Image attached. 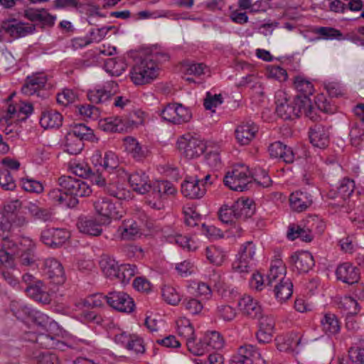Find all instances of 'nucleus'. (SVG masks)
<instances>
[{
	"label": "nucleus",
	"instance_id": "nucleus-30",
	"mask_svg": "<svg viewBox=\"0 0 364 364\" xmlns=\"http://www.w3.org/2000/svg\"><path fill=\"white\" fill-rule=\"evenodd\" d=\"M124 146L127 152L136 161H141L148 156V149L146 147H142L133 137H126Z\"/></svg>",
	"mask_w": 364,
	"mask_h": 364
},
{
	"label": "nucleus",
	"instance_id": "nucleus-31",
	"mask_svg": "<svg viewBox=\"0 0 364 364\" xmlns=\"http://www.w3.org/2000/svg\"><path fill=\"white\" fill-rule=\"evenodd\" d=\"M40 124L44 129L59 128L63 124V116L54 109L45 110L41 114Z\"/></svg>",
	"mask_w": 364,
	"mask_h": 364
},
{
	"label": "nucleus",
	"instance_id": "nucleus-34",
	"mask_svg": "<svg viewBox=\"0 0 364 364\" xmlns=\"http://www.w3.org/2000/svg\"><path fill=\"white\" fill-rule=\"evenodd\" d=\"M26 209L34 220L46 223L50 222L53 219L54 214L50 209L40 206L36 203L29 202L26 205Z\"/></svg>",
	"mask_w": 364,
	"mask_h": 364
},
{
	"label": "nucleus",
	"instance_id": "nucleus-32",
	"mask_svg": "<svg viewBox=\"0 0 364 364\" xmlns=\"http://www.w3.org/2000/svg\"><path fill=\"white\" fill-rule=\"evenodd\" d=\"M118 233L122 240H135L141 235V229L137 223L133 220H124L118 228Z\"/></svg>",
	"mask_w": 364,
	"mask_h": 364
},
{
	"label": "nucleus",
	"instance_id": "nucleus-58",
	"mask_svg": "<svg viewBox=\"0 0 364 364\" xmlns=\"http://www.w3.org/2000/svg\"><path fill=\"white\" fill-rule=\"evenodd\" d=\"M161 291L162 296L168 304L175 306L180 302L181 296L173 287L164 286Z\"/></svg>",
	"mask_w": 364,
	"mask_h": 364
},
{
	"label": "nucleus",
	"instance_id": "nucleus-8",
	"mask_svg": "<svg viewBox=\"0 0 364 364\" xmlns=\"http://www.w3.org/2000/svg\"><path fill=\"white\" fill-rule=\"evenodd\" d=\"M275 99L276 112L279 117L287 120L301 115V107L297 105V99L290 102L287 97V94L283 91H278Z\"/></svg>",
	"mask_w": 364,
	"mask_h": 364
},
{
	"label": "nucleus",
	"instance_id": "nucleus-38",
	"mask_svg": "<svg viewBox=\"0 0 364 364\" xmlns=\"http://www.w3.org/2000/svg\"><path fill=\"white\" fill-rule=\"evenodd\" d=\"M235 203L236 215L237 219L245 220L252 217L255 211V206L250 199L237 200Z\"/></svg>",
	"mask_w": 364,
	"mask_h": 364
},
{
	"label": "nucleus",
	"instance_id": "nucleus-51",
	"mask_svg": "<svg viewBox=\"0 0 364 364\" xmlns=\"http://www.w3.org/2000/svg\"><path fill=\"white\" fill-rule=\"evenodd\" d=\"M297 105H299L301 107V114H304L312 121L318 120L319 117L309 98L297 99Z\"/></svg>",
	"mask_w": 364,
	"mask_h": 364
},
{
	"label": "nucleus",
	"instance_id": "nucleus-1",
	"mask_svg": "<svg viewBox=\"0 0 364 364\" xmlns=\"http://www.w3.org/2000/svg\"><path fill=\"white\" fill-rule=\"evenodd\" d=\"M267 285L274 287L276 299L279 302L289 299L293 293V284L286 277V267L281 260H277L272 264L267 275Z\"/></svg>",
	"mask_w": 364,
	"mask_h": 364
},
{
	"label": "nucleus",
	"instance_id": "nucleus-17",
	"mask_svg": "<svg viewBox=\"0 0 364 364\" xmlns=\"http://www.w3.org/2000/svg\"><path fill=\"white\" fill-rule=\"evenodd\" d=\"M206 188L203 181L198 179H186L181 184V193L188 198L199 199L204 196Z\"/></svg>",
	"mask_w": 364,
	"mask_h": 364
},
{
	"label": "nucleus",
	"instance_id": "nucleus-19",
	"mask_svg": "<svg viewBox=\"0 0 364 364\" xmlns=\"http://www.w3.org/2000/svg\"><path fill=\"white\" fill-rule=\"evenodd\" d=\"M238 306L242 314L251 318H259L262 308L258 301L250 295H244L238 301Z\"/></svg>",
	"mask_w": 364,
	"mask_h": 364
},
{
	"label": "nucleus",
	"instance_id": "nucleus-36",
	"mask_svg": "<svg viewBox=\"0 0 364 364\" xmlns=\"http://www.w3.org/2000/svg\"><path fill=\"white\" fill-rule=\"evenodd\" d=\"M77 227L81 232L92 236L100 235L102 232L101 225L93 218H81L77 223Z\"/></svg>",
	"mask_w": 364,
	"mask_h": 364
},
{
	"label": "nucleus",
	"instance_id": "nucleus-33",
	"mask_svg": "<svg viewBox=\"0 0 364 364\" xmlns=\"http://www.w3.org/2000/svg\"><path fill=\"white\" fill-rule=\"evenodd\" d=\"M25 291L28 296L42 304H49L50 298L41 281L32 286H26Z\"/></svg>",
	"mask_w": 364,
	"mask_h": 364
},
{
	"label": "nucleus",
	"instance_id": "nucleus-54",
	"mask_svg": "<svg viewBox=\"0 0 364 364\" xmlns=\"http://www.w3.org/2000/svg\"><path fill=\"white\" fill-rule=\"evenodd\" d=\"M216 316L224 321H232L237 316L236 309L228 304L218 305L215 311Z\"/></svg>",
	"mask_w": 364,
	"mask_h": 364
},
{
	"label": "nucleus",
	"instance_id": "nucleus-28",
	"mask_svg": "<svg viewBox=\"0 0 364 364\" xmlns=\"http://www.w3.org/2000/svg\"><path fill=\"white\" fill-rule=\"evenodd\" d=\"M92 160L93 163L102 166L107 170H113L119 165L117 156L111 151L105 152L103 156L101 151L96 150L92 156Z\"/></svg>",
	"mask_w": 364,
	"mask_h": 364
},
{
	"label": "nucleus",
	"instance_id": "nucleus-10",
	"mask_svg": "<svg viewBox=\"0 0 364 364\" xmlns=\"http://www.w3.org/2000/svg\"><path fill=\"white\" fill-rule=\"evenodd\" d=\"M70 237V233L63 228H48L41 232V240L48 247L58 248Z\"/></svg>",
	"mask_w": 364,
	"mask_h": 364
},
{
	"label": "nucleus",
	"instance_id": "nucleus-16",
	"mask_svg": "<svg viewBox=\"0 0 364 364\" xmlns=\"http://www.w3.org/2000/svg\"><path fill=\"white\" fill-rule=\"evenodd\" d=\"M258 127L251 120L242 122L235 129V137L241 145L249 144L255 137Z\"/></svg>",
	"mask_w": 364,
	"mask_h": 364
},
{
	"label": "nucleus",
	"instance_id": "nucleus-49",
	"mask_svg": "<svg viewBox=\"0 0 364 364\" xmlns=\"http://www.w3.org/2000/svg\"><path fill=\"white\" fill-rule=\"evenodd\" d=\"M105 68L112 75L119 76L125 70L126 65L122 60L109 58L105 61Z\"/></svg>",
	"mask_w": 364,
	"mask_h": 364
},
{
	"label": "nucleus",
	"instance_id": "nucleus-37",
	"mask_svg": "<svg viewBox=\"0 0 364 364\" xmlns=\"http://www.w3.org/2000/svg\"><path fill=\"white\" fill-rule=\"evenodd\" d=\"M100 266L106 277L111 279H117L120 266L115 259L104 256L100 261Z\"/></svg>",
	"mask_w": 364,
	"mask_h": 364
},
{
	"label": "nucleus",
	"instance_id": "nucleus-29",
	"mask_svg": "<svg viewBox=\"0 0 364 364\" xmlns=\"http://www.w3.org/2000/svg\"><path fill=\"white\" fill-rule=\"evenodd\" d=\"M47 82V77L44 74H36L27 77L25 85L21 91L26 95H32L38 90L43 87Z\"/></svg>",
	"mask_w": 364,
	"mask_h": 364
},
{
	"label": "nucleus",
	"instance_id": "nucleus-7",
	"mask_svg": "<svg viewBox=\"0 0 364 364\" xmlns=\"http://www.w3.org/2000/svg\"><path fill=\"white\" fill-rule=\"evenodd\" d=\"M58 184L68 196L75 198L88 196L92 193L90 186L85 181L69 176L58 178Z\"/></svg>",
	"mask_w": 364,
	"mask_h": 364
},
{
	"label": "nucleus",
	"instance_id": "nucleus-14",
	"mask_svg": "<svg viewBox=\"0 0 364 364\" xmlns=\"http://www.w3.org/2000/svg\"><path fill=\"white\" fill-rule=\"evenodd\" d=\"M1 29L12 38H18L33 33L35 26H26L23 23L16 18H9L1 22Z\"/></svg>",
	"mask_w": 364,
	"mask_h": 364
},
{
	"label": "nucleus",
	"instance_id": "nucleus-48",
	"mask_svg": "<svg viewBox=\"0 0 364 364\" xmlns=\"http://www.w3.org/2000/svg\"><path fill=\"white\" fill-rule=\"evenodd\" d=\"M176 326L178 335L183 337L186 341L194 336V328L188 318H179L176 321Z\"/></svg>",
	"mask_w": 364,
	"mask_h": 364
},
{
	"label": "nucleus",
	"instance_id": "nucleus-4",
	"mask_svg": "<svg viewBox=\"0 0 364 364\" xmlns=\"http://www.w3.org/2000/svg\"><path fill=\"white\" fill-rule=\"evenodd\" d=\"M151 194L146 200V204L155 210H161L164 208V200L168 196H174L177 190L173 184L168 181H156L151 184Z\"/></svg>",
	"mask_w": 364,
	"mask_h": 364
},
{
	"label": "nucleus",
	"instance_id": "nucleus-2",
	"mask_svg": "<svg viewBox=\"0 0 364 364\" xmlns=\"http://www.w3.org/2000/svg\"><path fill=\"white\" fill-rule=\"evenodd\" d=\"M129 75L131 80L136 85L149 84L159 75L158 65L150 56H147L136 61Z\"/></svg>",
	"mask_w": 364,
	"mask_h": 364
},
{
	"label": "nucleus",
	"instance_id": "nucleus-43",
	"mask_svg": "<svg viewBox=\"0 0 364 364\" xmlns=\"http://www.w3.org/2000/svg\"><path fill=\"white\" fill-rule=\"evenodd\" d=\"M208 351L211 349L220 350L224 346V339L218 331L207 332L203 336Z\"/></svg>",
	"mask_w": 364,
	"mask_h": 364
},
{
	"label": "nucleus",
	"instance_id": "nucleus-39",
	"mask_svg": "<svg viewBox=\"0 0 364 364\" xmlns=\"http://www.w3.org/2000/svg\"><path fill=\"white\" fill-rule=\"evenodd\" d=\"M294 85L297 92L301 94L297 95L295 99L309 98V96L314 93V88L313 84L302 76L295 77Z\"/></svg>",
	"mask_w": 364,
	"mask_h": 364
},
{
	"label": "nucleus",
	"instance_id": "nucleus-35",
	"mask_svg": "<svg viewBox=\"0 0 364 364\" xmlns=\"http://www.w3.org/2000/svg\"><path fill=\"white\" fill-rule=\"evenodd\" d=\"M48 197L53 203L68 208H73L78 203L77 199L68 196L61 188L50 191Z\"/></svg>",
	"mask_w": 364,
	"mask_h": 364
},
{
	"label": "nucleus",
	"instance_id": "nucleus-42",
	"mask_svg": "<svg viewBox=\"0 0 364 364\" xmlns=\"http://www.w3.org/2000/svg\"><path fill=\"white\" fill-rule=\"evenodd\" d=\"M69 132L81 139L83 142L84 141H94L97 140L93 130L84 124H76L73 125Z\"/></svg>",
	"mask_w": 364,
	"mask_h": 364
},
{
	"label": "nucleus",
	"instance_id": "nucleus-3",
	"mask_svg": "<svg viewBox=\"0 0 364 364\" xmlns=\"http://www.w3.org/2000/svg\"><path fill=\"white\" fill-rule=\"evenodd\" d=\"M252 181V173L244 164L234 166L231 171H228L224 177V184L231 190L244 191L249 188Z\"/></svg>",
	"mask_w": 364,
	"mask_h": 364
},
{
	"label": "nucleus",
	"instance_id": "nucleus-47",
	"mask_svg": "<svg viewBox=\"0 0 364 364\" xmlns=\"http://www.w3.org/2000/svg\"><path fill=\"white\" fill-rule=\"evenodd\" d=\"M313 33L318 36V38L324 40H340L343 37V34L339 30L332 27L315 28Z\"/></svg>",
	"mask_w": 364,
	"mask_h": 364
},
{
	"label": "nucleus",
	"instance_id": "nucleus-40",
	"mask_svg": "<svg viewBox=\"0 0 364 364\" xmlns=\"http://www.w3.org/2000/svg\"><path fill=\"white\" fill-rule=\"evenodd\" d=\"M323 331L329 336L337 334L341 329L339 321L333 314H326L321 320Z\"/></svg>",
	"mask_w": 364,
	"mask_h": 364
},
{
	"label": "nucleus",
	"instance_id": "nucleus-61",
	"mask_svg": "<svg viewBox=\"0 0 364 364\" xmlns=\"http://www.w3.org/2000/svg\"><path fill=\"white\" fill-rule=\"evenodd\" d=\"M205 161L213 169L218 170L222 167L221 159L217 149L208 151L205 155Z\"/></svg>",
	"mask_w": 364,
	"mask_h": 364
},
{
	"label": "nucleus",
	"instance_id": "nucleus-52",
	"mask_svg": "<svg viewBox=\"0 0 364 364\" xmlns=\"http://www.w3.org/2000/svg\"><path fill=\"white\" fill-rule=\"evenodd\" d=\"M114 93L105 89L94 90L88 92L87 97L92 103H104L110 100Z\"/></svg>",
	"mask_w": 364,
	"mask_h": 364
},
{
	"label": "nucleus",
	"instance_id": "nucleus-64",
	"mask_svg": "<svg viewBox=\"0 0 364 364\" xmlns=\"http://www.w3.org/2000/svg\"><path fill=\"white\" fill-rule=\"evenodd\" d=\"M76 98V92L70 89H64L60 93L57 95L58 103L64 106L74 102Z\"/></svg>",
	"mask_w": 364,
	"mask_h": 364
},
{
	"label": "nucleus",
	"instance_id": "nucleus-41",
	"mask_svg": "<svg viewBox=\"0 0 364 364\" xmlns=\"http://www.w3.org/2000/svg\"><path fill=\"white\" fill-rule=\"evenodd\" d=\"M287 236L291 241L296 238H301L302 241L307 242L313 240V235L309 229L302 228L295 225H289Z\"/></svg>",
	"mask_w": 364,
	"mask_h": 364
},
{
	"label": "nucleus",
	"instance_id": "nucleus-53",
	"mask_svg": "<svg viewBox=\"0 0 364 364\" xmlns=\"http://www.w3.org/2000/svg\"><path fill=\"white\" fill-rule=\"evenodd\" d=\"M10 309L18 319L23 320L29 317L31 314V309L28 306L18 301H12Z\"/></svg>",
	"mask_w": 364,
	"mask_h": 364
},
{
	"label": "nucleus",
	"instance_id": "nucleus-26",
	"mask_svg": "<svg viewBox=\"0 0 364 364\" xmlns=\"http://www.w3.org/2000/svg\"><path fill=\"white\" fill-rule=\"evenodd\" d=\"M289 203L294 211L300 213L306 210L312 204L313 200L309 193L296 191L290 195Z\"/></svg>",
	"mask_w": 364,
	"mask_h": 364
},
{
	"label": "nucleus",
	"instance_id": "nucleus-44",
	"mask_svg": "<svg viewBox=\"0 0 364 364\" xmlns=\"http://www.w3.org/2000/svg\"><path fill=\"white\" fill-rule=\"evenodd\" d=\"M338 305V308L346 314L347 317L354 316L359 311L357 301L351 296H345L341 298Z\"/></svg>",
	"mask_w": 364,
	"mask_h": 364
},
{
	"label": "nucleus",
	"instance_id": "nucleus-20",
	"mask_svg": "<svg viewBox=\"0 0 364 364\" xmlns=\"http://www.w3.org/2000/svg\"><path fill=\"white\" fill-rule=\"evenodd\" d=\"M336 274L338 279L348 284H355L360 279L358 269L348 262L340 264L336 269Z\"/></svg>",
	"mask_w": 364,
	"mask_h": 364
},
{
	"label": "nucleus",
	"instance_id": "nucleus-15",
	"mask_svg": "<svg viewBox=\"0 0 364 364\" xmlns=\"http://www.w3.org/2000/svg\"><path fill=\"white\" fill-rule=\"evenodd\" d=\"M260 357V353L254 346L245 344L240 346L237 353L232 356L230 364H252L254 361L259 360Z\"/></svg>",
	"mask_w": 364,
	"mask_h": 364
},
{
	"label": "nucleus",
	"instance_id": "nucleus-25",
	"mask_svg": "<svg viewBox=\"0 0 364 364\" xmlns=\"http://www.w3.org/2000/svg\"><path fill=\"white\" fill-rule=\"evenodd\" d=\"M268 150L271 157L281 159L285 163L291 164L294 160V154L291 148L287 146L281 141L271 144Z\"/></svg>",
	"mask_w": 364,
	"mask_h": 364
},
{
	"label": "nucleus",
	"instance_id": "nucleus-56",
	"mask_svg": "<svg viewBox=\"0 0 364 364\" xmlns=\"http://www.w3.org/2000/svg\"><path fill=\"white\" fill-rule=\"evenodd\" d=\"M186 346L188 350L195 355H202L208 351L204 339H201L199 342L196 343L195 336L186 341Z\"/></svg>",
	"mask_w": 364,
	"mask_h": 364
},
{
	"label": "nucleus",
	"instance_id": "nucleus-22",
	"mask_svg": "<svg viewBox=\"0 0 364 364\" xmlns=\"http://www.w3.org/2000/svg\"><path fill=\"white\" fill-rule=\"evenodd\" d=\"M310 141L314 146L324 149L329 144L328 129L321 124H315L309 131Z\"/></svg>",
	"mask_w": 364,
	"mask_h": 364
},
{
	"label": "nucleus",
	"instance_id": "nucleus-60",
	"mask_svg": "<svg viewBox=\"0 0 364 364\" xmlns=\"http://www.w3.org/2000/svg\"><path fill=\"white\" fill-rule=\"evenodd\" d=\"M182 305L185 309L192 315H196L199 314L203 309V305L200 301L194 298H186Z\"/></svg>",
	"mask_w": 364,
	"mask_h": 364
},
{
	"label": "nucleus",
	"instance_id": "nucleus-6",
	"mask_svg": "<svg viewBox=\"0 0 364 364\" xmlns=\"http://www.w3.org/2000/svg\"><path fill=\"white\" fill-rule=\"evenodd\" d=\"M255 254L256 245L253 242L247 241L242 245L237 259L232 264L233 271L238 273H248L255 261Z\"/></svg>",
	"mask_w": 364,
	"mask_h": 364
},
{
	"label": "nucleus",
	"instance_id": "nucleus-11",
	"mask_svg": "<svg viewBox=\"0 0 364 364\" xmlns=\"http://www.w3.org/2000/svg\"><path fill=\"white\" fill-rule=\"evenodd\" d=\"M106 301L112 308L121 312L130 313L135 306L133 299L123 291L109 292L106 295Z\"/></svg>",
	"mask_w": 364,
	"mask_h": 364
},
{
	"label": "nucleus",
	"instance_id": "nucleus-57",
	"mask_svg": "<svg viewBox=\"0 0 364 364\" xmlns=\"http://www.w3.org/2000/svg\"><path fill=\"white\" fill-rule=\"evenodd\" d=\"M205 256L210 263L220 265L224 261L225 254L215 247H209L205 249Z\"/></svg>",
	"mask_w": 364,
	"mask_h": 364
},
{
	"label": "nucleus",
	"instance_id": "nucleus-55",
	"mask_svg": "<svg viewBox=\"0 0 364 364\" xmlns=\"http://www.w3.org/2000/svg\"><path fill=\"white\" fill-rule=\"evenodd\" d=\"M0 187L5 191H13L16 188V181L8 168L0 169Z\"/></svg>",
	"mask_w": 364,
	"mask_h": 364
},
{
	"label": "nucleus",
	"instance_id": "nucleus-18",
	"mask_svg": "<svg viewBox=\"0 0 364 364\" xmlns=\"http://www.w3.org/2000/svg\"><path fill=\"white\" fill-rule=\"evenodd\" d=\"M35 242L29 237H23L20 239L21 251L16 256L19 258V262L24 266H30L34 264L36 256L34 250Z\"/></svg>",
	"mask_w": 364,
	"mask_h": 364
},
{
	"label": "nucleus",
	"instance_id": "nucleus-46",
	"mask_svg": "<svg viewBox=\"0 0 364 364\" xmlns=\"http://www.w3.org/2000/svg\"><path fill=\"white\" fill-rule=\"evenodd\" d=\"M137 270V267L135 264H122L119 267L117 279L123 284H128L130 279L138 273Z\"/></svg>",
	"mask_w": 364,
	"mask_h": 364
},
{
	"label": "nucleus",
	"instance_id": "nucleus-9",
	"mask_svg": "<svg viewBox=\"0 0 364 364\" xmlns=\"http://www.w3.org/2000/svg\"><path fill=\"white\" fill-rule=\"evenodd\" d=\"M161 116L164 121L174 124H181L191 120L192 113L183 105L172 103L167 105L161 110Z\"/></svg>",
	"mask_w": 364,
	"mask_h": 364
},
{
	"label": "nucleus",
	"instance_id": "nucleus-27",
	"mask_svg": "<svg viewBox=\"0 0 364 364\" xmlns=\"http://www.w3.org/2000/svg\"><path fill=\"white\" fill-rule=\"evenodd\" d=\"M277 346L280 351L296 350L301 341V336L296 333H289L285 336H279L277 339Z\"/></svg>",
	"mask_w": 364,
	"mask_h": 364
},
{
	"label": "nucleus",
	"instance_id": "nucleus-23",
	"mask_svg": "<svg viewBox=\"0 0 364 364\" xmlns=\"http://www.w3.org/2000/svg\"><path fill=\"white\" fill-rule=\"evenodd\" d=\"M291 260L299 273H307L315 264L312 255L307 251L293 255Z\"/></svg>",
	"mask_w": 364,
	"mask_h": 364
},
{
	"label": "nucleus",
	"instance_id": "nucleus-21",
	"mask_svg": "<svg viewBox=\"0 0 364 364\" xmlns=\"http://www.w3.org/2000/svg\"><path fill=\"white\" fill-rule=\"evenodd\" d=\"M274 326V319L272 316H265L260 318L257 333V338L259 343H266L271 341Z\"/></svg>",
	"mask_w": 364,
	"mask_h": 364
},
{
	"label": "nucleus",
	"instance_id": "nucleus-45",
	"mask_svg": "<svg viewBox=\"0 0 364 364\" xmlns=\"http://www.w3.org/2000/svg\"><path fill=\"white\" fill-rule=\"evenodd\" d=\"M84 142L70 132L66 134L65 141V151L70 154L77 155L81 152L84 147Z\"/></svg>",
	"mask_w": 364,
	"mask_h": 364
},
{
	"label": "nucleus",
	"instance_id": "nucleus-5",
	"mask_svg": "<svg viewBox=\"0 0 364 364\" xmlns=\"http://www.w3.org/2000/svg\"><path fill=\"white\" fill-rule=\"evenodd\" d=\"M179 151L188 159L199 157L204 153L206 146L205 142L191 134L180 136L176 142Z\"/></svg>",
	"mask_w": 364,
	"mask_h": 364
},
{
	"label": "nucleus",
	"instance_id": "nucleus-24",
	"mask_svg": "<svg viewBox=\"0 0 364 364\" xmlns=\"http://www.w3.org/2000/svg\"><path fill=\"white\" fill-rule=\"evenodd\" d=\"M129 183L133 190L140 194H144L151 191V184L148 176L143 171H136L129 176Z\"/></svg>",
	"mask_w": 364,
	"mask_h": 364
},
{
	"label": "nucleus",
	"instance_id": "nucleus-59",
	"mask_svg": "<svg viewBox=\"0 0 364 364\" xmlns=\"http://www.w3.org/2000/svg\"><path fill=\"white\" fill-rule=\"evenodd\" d=\"M354 188V181L348 178H345L340 182L338 187V194L345 200L353 193Z\"/></svg>",
	"mask_w": 364,
	"mask_h": 364
},
{
	"label": "nucleus",
	"instance_id": "nucleus-62",
	"mask_svg": "<svg viewBox=\"0 0 364 364\" xmlns=\"http://www.w3.org/2000/svg\"><path fill=\"white\" fill-rule=\"evenodd\" d=\"M121 120L118 118L108 117L100 121V129L105 132H116L119 130V125Z\"/></svg>",
	"mask_w": 364,
	"mask_h": 364
},
{
	"label": "nucleus",
	"instance_id": "nucleus-12",
	"mask_svg": "<svg viewBox=\"0 0 364 364\" xmlns=\"http://www.w3.org/2000/svg\"><path fill=\"white\" fill-rule=\"evenodd\" d=\"M41 269L50 282L60 285L65 281L64 269L61 263L54 258H48L43 261Z\"/></svg>",
	"mask_w": 364,
	"mask_h": 364
},
{
	"label": "nucleus",
	"instance_id": "nucleus-13",
	"mask_svg": "<svg viewBox=\"0 0 364 364\" xmlns=\"http://www.w3.org/2000/svg\"><path fill=\"white\" fill-rule=\"evenodd\" d=\"M93 205L96 213L105 220V223L112 219L118 220L122 217V212L117 210L115 204L109 198H98L94 202Z\"/></svg>",
	"mask_w": 364,
	"mask_h": 364
},
{
	"label": "nucleus",
	"instance_id": "nucleus-63",
	"mask_svg": "<svg viewBox=\"0 0 364 364\" xmlns=\"http://www.w3.org/2000/svg\"><path fill=\"white\" fill-rule=\"evenodd\" d=\"M252 180L264 188L269 187L272 183L268 173L265 170L260 168L256 170L255 173H252Z\"/></svg>",
	"mask_w": 364,
	"mask_h": 364
},
{
	"label": "nucleus",
	"instance_id": "nucleus-50",
	"mask_svg": "<svg viewBox=\"0 0 364 364\" xmlns=\"http://www.w3.org/2000/svg\"><path fill=\"white\" fill-rule=\"evenodd\" d=\"M235 203L231 205H223L219 210L218 215L220 220L224 223H231L237 218Z\"/></svg>",
	"mask_w": 364,
	"mask_h": 364
}]
</instances>
